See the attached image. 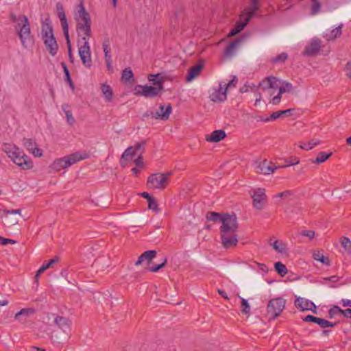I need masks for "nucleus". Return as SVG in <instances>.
Masks as SVG:
<instances>
[{"label": "nucleus", "instance_id": "f257e3e1", "mask_svg": "<svg viewBox=\"0 0 351 351\" xmlns=\"http://www.w3.org/2000/svg\"><path fill=\"white\" fill-rule=\"evenodd\" d=\"M76 21V32L79 37L77 46L78 53L82 64L87 68H90L93 63L90 56V49L88 38L92 36L91 18L86 10L84 4L81 2L74 13Z\"/></svg>", "mask_w": 351, "mask_h": 351}, {"label": "nucleus", "instance_id": "f03ea898", "mask_svg": "<svg viewBox=\"0 0 351 351\" xmlns=\"http://www.w3.org/2000/svg\"><path fill=\"white\" fill-rule=\"evenodd\" d=\"M42 40L49 54L54 56L57 54L58 45L54 37L53 27L49 19H46L41 27Z\"/></svg>", "mask_w": 351, "mask_h": 351}, {"label": "nucleus", "instance_id": "7ed1b4c3", "mask_svg": "<svg viewBox=\"0 0 351 351\" xmlns=\"http://www.w3.org/2000/svg\"><path fill=\"white\" fill-rule=\"evenodd\" d=\"M88 154L79 152L56 159L51 165L50 168L55 171H60L74 165L75 163L86 159Z\"/></svg>", "mask_w": 351, "mask_h": 351}, {"label": "nucleus", "instance_id": "20e7f679", "mask_svg": "<svg viewBox=\"0 0 351 351\" xmlns=\"http://www.w3.org/2000/svg\"><path fill=\"white\" fill-rule=\"evenodd\" d=\"M19 21H21V23H18V34L23 46L27 48L29 45L32 44L29 23L27 17L25 15L20 16L19 17Z\"/></svg>", "mask_w": 351, "mask_h": 351}, {"label": "nucleus", "instance_id": "39448f33", "mask_svg": "<svg viewBox=\"0 0 351 351\" xmlns=\"http://www.w3.org/2000/svg\"><path fill=\"white\" fill-rule=\"evenodd\" d=\"M286 300L282 298H276L269 301L267 306V316L269 319L277 318L285 307Z\"/></svg>", "mask_w": 351, "mask_h": 351}, {"label": "nucleus", "instance_id": "423d86ee", "mask_svg": "<svg viewBox=\"0 0 351 351\" xmlns=\"http://www.w3.org/2000/svg\"><path fill=\"white\" fill-rule=\"evenodd\" d=\"M239 228L237 215L234 213H226L219 228L221 233H234Z\"/></svg>", "mask_w": 351, "mask_h": 351}, {"label": "nucleus", "instance_id": "0eeeda50", "mask_svg": "<svg viewBox=\"0 0 351 351\" xmlns=\"http://www.w3.org/2000/svg\"><path fill=\"white\" fill-rule=\"evenodd\" d=\"M167 176L164 173H157L148 177L147 186L152 189H164L168 185Z\"/></svg>", "mask_w": 351, "mask_h": 351}, {"label": "nucleus", "instance_id": "6e6552de", "mask_svg": "<svg viewBox=\"0 0 351 351\" xmlns=\"http://www.w3.org/2000/svg\"><path fill=\"white\" fill-rule=\"evenodd\" d=\"M134 95L145 97H155L161 91V87H154L147 85H136L134 88Z\"/></svg>", "mask_w": 351, "mask_h": 351}, {"label": "nucleus", "instance_id": "1a4fd4ad", "mask_svg": "<svg viewBox=\"0 0 351 351\" xmlns=\"http://www.w3.org/2000/svg\"><path fill=\"white\" fill-rule=\"evenodd\" d=\"M251 197L253 200V206L257 210H262L267 201V195L265 190L263 188H257L253 191L251 194Z\"/></svg>", "mask_w": 351, "mask_h": 351}, {"label": "nucleus", "instance_id": "9d476101", "mask_svg": "<svg viewBox=\"0 0 351 351\" xmlns=\"http://www.w3.org/2000/svg\"><path fill=\"white\" fill-rule=\"evenodd\" d=\"M19 154H15L11 160L16 165L20 167L22 169H30L33 167V162L31 158L25 155L22 151L18 152Z\"/></svg>", "mask_w": 351, "mask_h": 351}, {"label": "nucleus", "instance_id": "9b49d317", "mask_svg": "<svg viewBox=\"0 0 351 351\" xmlns=\"http://www.w3.org/2000/svg\"><path fill=\"white\" fill-rule=\"evenodd\" d=\"M321 40L318 38L311 39L310 43L305 47L303 55L305 56H316L321 48Z\"/></svg>", "mask_w": 351, "mask_h": 351}, {"label": "nucleus", "instance_id": "f8f14e48", "mask_svg": "<svg viewBox=\"0 0 351 351\" xmlns=\"http://www.w3.org/2000/svg\"><path fill=\"white\" fill-rule=\"evenodd\" d=\"M295 306L301 311H311L313 313L317 314V306L312 302L307 299L298 297L295 300Z\"/></svg>", "mask_w": 351, "mask_h": 351}, {"label": "nucleus", "instance_id": "ddd939ff", "mask_svg": "<svg viewBox=\"0 0 351 351\" xmlns=\"http://www.w3.org/2000/svg\"><path fill=\"white\" fill-rule=\"evenodd\" d=\"M278 94L276 96H274L271 99V103L274 105H277L280 102L282 95L285 93H295V88L292 85L291 83L283 81L282 85L280 87Z\"/></svg>", "mask_w": 351, "mask_h": 351}, {"label": "nucleus", "instance_id": "4468645a", "mask_svg": "<svg viewBox=\"0 0 351 351\" xmlns=\"http://www.w3.org/2000/svg\"><path fill=\"white\" fill-rule=\"evenodd\" d=\"M172 111V107L170 104H168L166 107V110L165 112H154L152 110H148L146 112H145L143 115L144 118H148L152 117L155 119H160L163 121L168 120L169 118V115L171 113Z\"/></svg>", "mask_w": 351, "mask_h": 351}, {"label": "nucleus", "instance_id": "2eb2a0df", "mask_svg": "<svg viewBox=\"0 0 351 351\" xmlns=\"http://www.w3.org/2000/svg\"><path fill=\"white\" fill-rule=\"evenodd\" d=\"M56 7L57 14L60 21L64 37L68 38L69 27H68L67 19L66 17V14L64 13L63 5L61 3L58 2L56 3Z\"/></svg>", "mask_w": 351, "mask_h": 351}, {"label": "nucleus", "instance_id": "dca6fc26", "mask_svg": "<svg viewBox=\"0 0 351 351\" xmlns=\"http://www.w3.org/2000/svg\"><path fill=\"white\" fill-rule=\"evenodd\" d=\"M221 242L225 248H230L237 245L238 237L234 233H221Z\"/></svg>", "mask_w": 351, "mask_h": 351}, {"label": "nucleus", "instance_id": "f3484780", "mask_svg": "<svg viewBox=\"0 0 351 351\" xmlns=\"http://www.w3.org/2000/svg\"><path fill=\"white\" fill-rule=\"evenodd\" d=\"M252 18V16L249 14H244L243 12L241 16V19H243V21L237 23L235 25V26L228 33V37H232L241 32Z\"/></svg>", "mask_w": 351, "mask_h": 351}, {"label": "nucleus", "instance_id": "a211bd4d", "mask_svg": "<svg viewBox=\"0 0 351 351\" xmlns=\"http://www.w3.org/2000/svg\"><path fill=\"white\" fill-rule=\"evenodd\" d=\"M23 145L26 149L36 157H41L43 151L37 147L36 142L32 138H24L23 139Z\"/></svg>", "mask_w": 351, "mask_h": 351}, {"label": "nucleus", "instance_id": "6ab92c4d", "mask_svg": "<svg viewBox=\"0 0 351 351\" xmlns=\"http://www.w3.org/2000/svg\"><path fill=\"white\" fill-rule=\"evenodd\" d=\"M223 87V82H220L219 88L217 89H215L213 92L210 94V98L213 101L221 102L226 100L227 90L225 89L222 91Z\"/></svg>", "mask_w": 351, "mask_h": 351}, {"label": "nucleus", "instance_id": "aec40b11", "mask_svg": "<svg viewBox=\"0 0 351 351\" xmlns=\"http://www.w3.org/2000/svg\"><path fill=\"white\" fill-rule=\"evenodd\" d=\"M279 80L274 76H269L260 82L258 87L263 90L269 88L276 89L278 88V82Z\"/></svg>", "mask_w": 351, "mask_h": 351}, {"label": "nucleus", "instance_id": "412c9836", "mask_svg": "<svg viewBox=\"0 0 351 351\" xmlns=\"http://www.w3.org/2000/svg\"><path fill=\"white\" fill-rule=\"evenodd\" d=\"M137 154L136 151L133 147H128L122 154L120 159V165L123 167L128 166L129 161Z\"/></svg>", "mask_w": 351, "mask_h": 351}, {"label": "nucleus", "instance_id": "4be33fe9", "mask_svg": "<svg viewBox=\"0 0 351 351\" xmlns=\"http://www.w3.org/2000/svg\"><path fill=\"white\" fill-rule=\"evenodd\" d=\"M276 168V167L270 165V163L265 160L257 164L256 166V171L258 173L270 174L274 173Z\"/></svg>", "mask_w": 351, "mask_h": 351}, {"label": "nucleus", "instance_id": "5701e85b", "mask_svg": "<svg viewBox=\"0 0 351 351\" xmlns=\"http://www.w3.org/2000/svg\"><path fill=\"white\" fill-rule=\"evenodd\" d=\"M226 136V134L223 130H217L210 134L206 135L205 139L208 142L217 143L223 140Z\"/></svg>", "mask_w": 351, "mask_h": 351}, {"label": "nucleus", "instance_id": "b1692460", "mask_svg": "<svg viewBox=\"0 0 351 351\" xmlns=\"http://www.w3.org/2000/svg\"><path fill=\"white\" fill-rule=\"evenodd\" d=\"M140 195L147 200L148 208L149 210H152L156 213H159L160 210L158 208V204L156 199L153 196H152L147 192H143L140 194Z\"/></svg>", "mask_w": 351, "mask_h": 351}, {"label": "nucleus", "instance_id": "393cba45", "mask_svg": "<svg viewBox=\"0 0 351 351\" xmlns=\"http://www.w3.org/2000/svg\"><path fill=\"white\" fill-rule=\"evenodd\" d=\"M156 250L145 251L142 254H141V256L138 258V260L135 263V265H139L145 261H147L149 264L152 259H154L156 257Z\"/></svg>", "mask_w": 351, "mask_h": 351}, {"label": "nucleus", "instance_id": "a878e982", "mask_svg": "<svg viewBox=\"0 0 351 351\" xmlns=\"http://www.w3.org/2000/svg\"><path fill=\"white\" fill-rule=\"evenodd\" d=\"M203 64H197L191 67H190L188 70V74L186 77V80L187 82H191L196 77H197L200 73V71L203 69Z\"/></svg>", "mask_w": 351, "mask_h": 351}, {"label": "nucleus", "instance_id": "bb28decb", "mask_svg": "<svg viewBox=\"0 0 351 351\" xmlns=\"http://www.w3.org/2000/svg\"><path fill=\"white\" fill-rule=\"evenodd\" d=\"M55 324L64 332L70 328L71 321L62 316H57L54 319Z\"/></svg>", "mask_w": 351, "mask_h": 351}, {"label": "nucleus", "instance_id": "cd10ccee", "mask_svg": "<svg viewBox=\"0 0 351 351\" xmlns=\"http://www.w3.org/2000/svg\"><path fill=\"white\" fill-rule=\"evenodd\" d=\"M244 40L243 36H240L235 38L232 42H231L224 51V55L226 56H230L232 55L234 49Z\"/></svg>", "mask_w": 351, "mask_h": 351}, {"label": "nucleus", "instance_id": "c85d7f7f", "mask_svg": "<svg viewBox=\"0 0 351 351\" xmlns=\"http://www.w3.org/2000/svg\"><path fill=\"white\" fill-rule=\"evenodd\" d=\"M2 149L10 159L12 158L15 154H19L18 152L20 150L15 145L10 143H4Z\"/></svg>", "mask_w": 351, "mask_h": 351}, {"label": "nucleus", "instance_id": "c756f323", "mask_svg": "<svg viewBox=\"0 0 351 351\" xmlns=\"http://www.w3.org/2000/svg\"><path fill=\"white\" fill-rule=\"evenodd\" d=\"M260 9L259 0H251L249 8L243 11L244 14H249L251 16H255L256 12Z\"/></svg>", "mask_w": 351, "mask_h": 351}, {"label": "nucleus", "instance_id": "7c9ffc66", "mask_svg": "<svg viewBox=\"0 0 351 351\" xmlns=\"http://www.w3.org/2000/svg\"><path fill=\"white\" fill-rule=\"evenodd\" d=\"M35 312L36 311L33 308H22L20 311L16 313L14 319L19 321H21L22 317H28L34 314Z\"/></svg>", "mask_w": 351, "mask_h": 351}, {"label": "nucleus", "instance_id": "2f4dec72", "mask_svg": "<svg viewBox=\"0 0 351 351\" xmlns=\"http://www.w3.org/2000/svg\"><path fill=\"white\" fill-rule=\"evenodd\" d=\"M62 109L64 111L66 118V122L70 125H72L75 122V120L74 117H73L72 112L69 109V105L68 104H64L62 105Z\"/></svg>", "mask_w": 351, "mask_h": 351}, {"label": "nucleus", "instance_id": "473e14b6", "mask_svg": "<svg viewBox=\"0 0 351 351\" xmlns=\"http://www.w3.org/2000/svg\"><path fill=\"white\" fill-rule=\"evenodd\" d=\"M294 109H287V110H278V111H276V112H274L271 116L269 117V119L268 120H276L278 118H280L283 116H285V117H288V116H291V111H293Z\"/></svg>", "mask_w": 351, "mask_h": 351}, {"label": "nucleus", "instance_id": "72a5a7b5", "mask_svg": "<svg viewBox=\"0 0 351 351\" xmlns=\"http://www.w3.org/2000/svg\"><path fill=\"white\" fill-rule=\"evenodd\" d=\"M225 213H219L217 212H208L206 215V219L213 222H222V219Z\"/></svg>", "mask_w": 351, "mask_h": 351}, {"label": "nucleus", "instance_id": "f704fd0d", "mask_svg": "<svg viewBox=\"0 0 351 351\" xmlns=\"http://www.w3.org/2000/svg\"><path fill=\"white\" fill-rule=\"evenodd\" d=\"M102 93L108 102L112 101L113 97V92L111 87L107 84H102L101 87Z\"/></svg>", "mask_w": 351, "mask_h": 351}, {"label": "nucleus", "instance_id": "c9c22d12", "mask_svg": "<svg viewBox=\"0 0 351 351\" xmlns=\"http://www.w3.org/2000/svg\"><path fill=\"white\" fill-rule=\"evenodd\" d=\"M160 74H150L148 76V80L152 82L153 84L157 86L156 87H161V90H163V82L162 79H159Z\"/></svg>", "mask_w": 351, "mask_h": 351}, {"label": "nucleus", "instance_id": "e433bc0d", "mask_svg": "<svg viewBox=\"0 0 351 351\" xmlns=\"http://www.w3.org/2000/svg\"><path fill=\"white\" fill-rule=\"evenodd\" d=\"M341 27L342 25H339V27H336L335 29L330 31L329 33L326 34V38L328 40H334L337 37L339 36L341 34Z\"/></svg>", "mask_w": 351, "mask_h": 351}, {"label": "nucleus", "instance_id": "4c0bfd02", "mask_svg": "<svg viewBox=\"0 0 351 351\" xmlns=\"http://www.w3.org/2000/svg\"><path fill=\"white\" fill-rule=\"evenodd\" d=\"M274 268L276 271L282 277H284L288 273L286 266L281 262L275 263Z\"/></svg>", "mask_w": 351, "mask_h": 351}, {"label": "nucleus", "instance_id": "58836bf2", "mask_svg": "<svg viewBox=\"0 0 351 351\" xmlns=\"http://www.w3.org/2000/svg\"><path fill=\"white\" fill-rule=\"evenodd\" d=\"M313 258L317 261L321 262L322 263L330 265V260L328 257L324 256L323 254H322L320 252L317 251L313 253Z\"/></svg>", "mask_w": 351, "mask_h": 351}, {"label": "nucleus", "instance_id": "ea45409f", "mask_svg": "<svg viewBox=\"0 0 351 351\" xmlns=\"http://www.w3.org/2000/svg\"><path fill=\"white\" fill-rule=\"evenodd\" d=\"M332 153H326V152H319L315 160L313 161V163L320 164L325 162L328 160L331 156Z\"/></svg>", "mask_w": 351, "mask_h": 351}, {"label": "nucleus", "instance_id": "a19ab883", "mask_svg": "<svg viewBox=\"0 0 351 351\" xmlns=\"http://www.w3.org/2000/svg\"><path fill=\"white\" fill-rule=\"evenodd\" d=\"M134 77V74L132 69L128 67L125 68L122 72L121 79L125 82H129L130 79Z\"/></svg>", "mask_w": 351, "mask_h": 351}, {"label": "nucleus", "instance_id": "79ce46f5", "mask_svg": "<svg viewBox=\"0 0 351 351\" xmlns=\"http://www.w3.org/2000/svg\"><path fill=\"white\" fill-rule=\"evenodd\" d=\"M341 308L337 305H334L328 311V318L333 319L336 316L341 315Z\"/></svg>", "mask_w": 351, "mask_h": 351}, {"label": "nucleus", "instance_id": "37998d69", "mask_svg": "<svg viewBox=\"0 0 351 351\" xmlns=\"http://www.w3.org/2000/svg\"><path fill=\"white\" fill-rule=\"evenodd\" d=\"M104 52V59L106 60H110L112 59L111 55H110V44L109 40H106L102 45Z\"/></svg>", "mask_w": 351, "mask_h": 351}, {"label": "nucleus", "instance_id": "c03bdc74", "mask_svg": "<svg viewBox=\"0 0 351 351\" xmlns=\"http://www.w3.org/2000/svg\"><path fill=\"white\" fill-rule=\"evenodd\" d=\"M287 58L288 54L283 52L272 58L271 62L274 64L283 63L287 60Z\"/></svg>", "mask_w": 351, "mask_h": 351}, {"label": "nucleus", "instance_id": "a18cd8bd", "mask_svg": "<svg viewBox=\"0 0 351 351\" xmlns=\"http://www.w3.org/2000/svg\"><path fill=\"white\" fill-rule=\"evenodd\" d=\"M241 312L242 313L247 315L250 312V306L247 300L241 298Z\"/></svg>", "mask_w": 351, "mask_h": 351}, {"label": "nucleus", "instance_id": "49530a36", "mask_svg": "<svg viewBox=\"0 0 351 351\" xmlns=\"http://www.w3.org/2000/svg\"><path fill=\"white\" fill-rule=\"evenodd\" d=\"M321 3L318 0H312L311 14L315 15L319 12Z\"/></svg>", "mask_w": 351, "mask_h": 351}, {"label": "nucleus", "instance_id": "de8ad7c7", "mask_svg": "<svg viewBox=\"0 0 351 351\" xmlns=\"http://www.w3.org/2000/svg\"><path fill=\"white\" fill-rule=\"evenodd\" d=\"M146 145V141H142L141 142L136 143L134 146V149L136 151V152H140L141 155L145 152Z\"/></svg>", "mask_w": 351, "mask_h": 351}, {"label": "nucleus", "instance_id": "09e8293b", "mask_svg": "<svg viewBox=\"0 0 351 351\" xmlns=\"http://www.w3.org/2000/svg\"><path fill=\"white\" fill-rule=\"evenodd\" d=\"M166 264H167V259L165 258L162 263H160L159 265H156L150 266L148 268H147V269L151 272L155 273V272L158 271L160 269L163 268Z\"/></svg>", "mask_w": 351, "mask_h": 351}, {"label": "nucleus", "instance_id": "8fccbe9b", "mask_svg": "<svg viewBox=\"0 0 351 351\" xmlns=\"http://www.w3.org/2000/svg\"><path fill=\"white\" fill-rule=\"evenodd\" d=\"M5 217V221L8 226H14L19 222V219L16 217H11L10 214H4Z\"/></svg>", "mask_w": 351, "mask_h": 351}, {"label": "nucleus", "instance_id": "3c124183", "mask_svg": "<svg viewBox=\"0 0 351 351\" xmlns=\"http://www.w3.org/2000/svg\"><path fill=\"white\" fill-rule=\"evenodd\" d=\"M65 39H66V45H67V47H68L69 59V60H70V62L71 63H73L74 57H73V55L72 51H71V41H70V38H69V35H68V38H65Z\"/></svg>", "mask_w": 351, "mask_h": 351}, {"label": "nucleus", "instance_id": "603ef678", "mask_svg": "<svg viewBox=\"0 0 351 351\" xmlns=\"http://www.w3.org/2000/svg\"><path fill=\"white\" fill-rule=\"evenodd\" d=\"M341 244L345 248V250L350 251L351 241L350 240V239H348V237H343L341 240Z\"/></svg>", "mask_w": 351, "mask_h": 351}, {"label": "nucleus", "instance_id": "864d4df0", "mask_svg": "<svg viewBox=\"0 0 351 351\" xmlns=\"http://www.w3.org/2000/svg\"><path fill=\"white\" fill-rule=\"evenodd\" d=\"M273 247L278 252H285V250H286V247L285 245V244L280 243L279 245H278V241H276L274 243H273Z\"/></svg>", "mask_w": 351, "mask_h": 351}, {"label": "nucleus", "instance_id": "5fc2aeb1", "mask_svg": "<svg viewBox=\"0 0 351 351\" xmlns=\"http://www.w3.org/2000/svg\"><path fill=\"white\" fill-rule=\"evenodd\" d=\"M238 82V78L237 76H233L232 79L229 82L228 84H223V86L225 87V89L227 90L228 88L235 87Z\"/></svg>", "mask_w": 351, "mask_h": 351}, {"label": "nucleus", "instance_id": "6e6d98bb", "mask_svg": "<svg viewBox=\"0 0 351 351\" xmlns=\"http://www.w3.org/2000/svg\"><path fill=\"white\" fill-rule=\"evenodd\" d=\"M319 144V141L317 139H312L309 142H308V147H302V149L310 150L313 149L315 146Z\"/></svg>", "mask_w": 351, "mask_h": 351}, {"label": "nucleus", "instance_id": "4d7b16f0", "mask_svg": "<svg viewBox=\"0 0 351 351\" xmlns=\"http://www.w3.org/2000/svg\"><path fill=\"white\" fill-rule=\"evenodd\" d=\"M59 261V258L58 256H55L52 259L49 260L47 263H44L43 266L45 267V269H49L51 266H52L53 264L57 263Z\"/></svg>", "mask_w": 351, "mask_h": 351}, {"label": "nucleus", "instance_id": "13d9d810", "mask_svg": "<svg viewBox=\"0 0 351 351\" xmlns=\"http://www.w3.org/2000/svg\"><path fill=\"white\" fill-rule=\"evenodd\" d=\"M16 243L15 240L7 239L3 237H0V244L2 245H6L8 243L14 244Z\"/></svg>", "mask_w": 351, "mask_h": 351}, {"label": "nucleus", "instance_id": "bf43d9fd", "mask_svg": "<svg viewBox=\"0 0 351 351\" xmlns=\"http://www.w3.org/2000/svg\"><path fill=\"white\" fill-rule=\"evenodd\" d=\"M135 165L138 167H143L144 163L143 161V156L141 154L138 155V156L134 160Z\"/></svg>", "mask_w": 351, "mask_h": 351}, {"label": "nucleus", "instance_id": "052dcab7", "mask_svg": "<svg viewBox=\"0 0 351 351\" xmlns=\"http://www.w3.org/2000/svg\"><path fill=\"white\" fill-rule=\"evenodd\" d=\"M301 235L304 237H307L309 239H313L315 236V232L313 230H302L301 232Z\"/></svg>", "mask_w": 351, "mask_h": 351}, {"label": "nucleus", "instance_id": "680f3d73", "mask_svg": "<svg viewBox=\"0 0 351 351\" xmlns=\"http://www.w3.org/2000/svg\"><path fill=\"white\" fill-rule=\"evenodd\" d=\"M291 195H292V191L287 190V191H285L282 193H278L276 195V197H281V198H287L288 197H289Z\"/></svg>", "mask_w": 351, "mask_h": 351}, {"label": "nucleus", "instance_id": "e2e57ef3", "mask_svg": "<svg viewBox=\"0 0 351 351\" xmlns=\"http://www.w3.org/2000/svg\"><path fill=\"white\" fill-rule=\"evenodd\" d=\"M317 321H315V324L319 325L322 328H326V319L323 318L317 317Z\"/></svg>", "mask_w": 351, "mask_h": 351}, {"label": "nucleus", "instance_id": "0e129e2a", "mask_svg": "<svg viewBox=\"0 0 351 351\" xmlns=\"http://www.w3.org/2000/svg\"><path fill=\"white\" fill-rule=\"evenodd\" d=\"M317 317H315V316H313V315H308L307 316H306L305 317H304L302 319L304 322H313V323H315V321H317Z\"/></svg>", "mask_w": 351, "mask_h": 351}, {"label": "nucleus", "instance_id": "69168bd1", "mask_svg": "<svg viewBox=\"0 0 351 351\" xmlns=\"http://www.w3.org/2000/svg\"><path fill=\"white\" fill-rule=\"evenodd\" d=\"M346 75L351 80V62H348L345 69Z\"/></svg>", "mask_w": 351, "mask_h": 351}, {"label": "nucleus", "instance_id": "338daca9", "mask_svg": "<svg viewBox=\"0 0 351 351\" xmlns=\"http://www.w3.org/2000/svg\"><path fill=\"white\" fill-rule=\"evenodd\" d=\"M346 318H351V308L341 309V313Z\"/></svg>", "mask_w": 351, "mask_h": 351}, {"label": "nucleus", "instance_id": "774afa93", "mask_svg": "<svg viewBox=\"0 0 351 351\" xmlns=\"http://www.w3.org/2000/svg\"><path fill=\"white\" fill-rule=\"evenodd\" d=\"M341 303L342 304V306H350L351 307V300L348 299H342L341 300Z\"/></svg>", "mask_w": 351, "mask_h": 351}]
</instances>
